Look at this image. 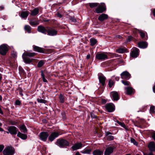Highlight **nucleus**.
<instances>
[{
	"label": "nucleus",
	"instance_id": "nucleus-1",
	"mask_svg": "<svg viewBox=\"0 0 155 155\" xmlns=\"http://www.w3.org/2000/svg\"><path fill=\"white\" fill-rule=\"evenodd\" d=\"M55 144L60 148H66L69 146V143L65 140L62 139H58Z\"/></svg>",
	"mask_w": 155,
	"mask_h": 155
},
{
	"label": "nucleus",
	"instance_id": "nucleus-2",
	"mask_svg": "<svg viewBox=\"0 0 155 155\" xmlns=\"http://www.w3.org/2000/svg\"><path fill=\"white\" fill-rule=\"evenodd\" d=\"M9 49V46L6 44H2L0 45V54L5 56L6 55Z\"/></svg>",
	"mask_w": 155,
	"mask_h": 155
},
{
	"label": "nucleus",
	"instance_id": "nucleus-3",
	"mask_svg": "<svg viewBox=\"0 0 155 155\" xmlns=\"http://www.w3.org/2000/svg\"><path fill=\"white\" fill-rule=\"evenodd\" d=\"M14 151L13 148L8 146L3 151V154L4 155H13Z\"/></svg>",
	"mask_w": 155,
	"mask_h": 155
},
{
	"label": "nucleus",
	"instance_id": "nucleus-4",
	"mask_svg": "<svg viewBox=\"0 0 155 155\" xmlns=\"http://www.w3.org/2000/svg\"><path fill=\"white\" fill-rule=\"evenodd\" d=\"M106 10V6L105 4L101 3L98 5L95 9V12L97 13H102Z\"/></svg>",
	"mask_w": 155,
	"mask_h": 155
},
{
	"label": "nucleus",
	"instance_id": "nucleus-5",
	"mask_svg": "<svg viewBox=\"0 0 155 155\" xmlns=\"http://www.w3.org/2000/svg\"><path fill=\"white\" fill-rule=\"evenodd\" d=\"M105 107L107 111L109 112H113L115 109V106L112 103L106 104L105 106Z\"/></svg>",
	"mask_w": 155,
	"mask_h": 155
},
{
	"label": "nucleus",
	"instance_id": "nucleus-6",
	"mask_svg": "<svg viewBox=\"0 0 155 155\" xmlns=\"http://www.w3.org/2000/svg\"><path fill=\"white\" fill-rule=\"evenodd\" d=\"M47 33L48 35L54 36L57 34L58 31L54 28L48 27H47Z\"/></svg>",
	"mask_w": 155,
	"mask_h": 155
},
{
	"label": "nucleus",
	"instance_id": "nucleus-7",
	"mask_svg": "<svg viewBox=\"0 0 155 155\" xmlns=\"http://www.w3.org/2000/svg\"><path fill=\"white\" fill-rule=\"evenodd\" d=\"M49 136L48 132H42L40 133L38 135L39 139L43 141H46Z\"/></svg>",
	"mask_w": 155,
	"mask_h": 155
},
{
	"label": "nucleus",
	"instance_id": "nucleus-8",
	"mask_svg": "<svg viewBox=\"0 0 155 155\" xmlns=\"http://www.w3.org/2000/svg\"><path fill=\"white\" fill-rule=\"evenodd\" d=\"M8 130L12 135H16L18 131V128L13 126H10L8 127Z\"/></svg>",
	"mask_w": 155,
	"mask_h": 155
},
{
	"label": "nucleus",
	"instance_id": "nucleus-9",
	"mask_svg": "<svg viewBox=\"0 0 155 155\" xmlns=\"http://www.w3.org/2000/svg\"><path fill=\"white\" fill-rule=\"evenodd\" d=\"M130 74L127 71H124L120 74L121 78L122 79L128 80L130 78Z\"/></svg>",
	"mask_w": 155,
	"mask_h": 155
},
{
	"label": "nucleus",
	"instance_id": "nucleus-10",
	"mask_svg": "<svg viewBox=\"0 0 155 155\" xmlns=\"http://www.w3.org/2000/svg\"><path fill=\"white\" fill-rule=\"evenodd\" d=\"M96 57L99 60H104L107 58V56L104 53H97Z\"/></svg>",
	"mask_w": 155,
	"mask_h": 155
},
{
	"label": "nucleus",
	"instance_id": "nucleus-11",
	"mask_svg": "<svg viewBox=\"0 0 155 155\" xmlns=\"http://www.w3.org/2000/svg\"><path fill=\"white\" fill-rule=\"evenodd\" d=\"M58 133L57 132H52L48 138V140L51 141H52L55 139L59 135Z\"/></svg>",
	"mask_w": 155,
	"mask_h": 155
},
{
	"label": "nucleus",
	"instance_id": "nucleus-12",
	"mask_svg": "<svg viewBox=\"0 0 155 155\" xmlns=\"http://www.w3.org/2000/svg\"><path fill=\"white\" fill-rule=\"evenodd\" d=\"M110 96L112 99L114 101H117L119 99V95L118 93L116 91H112L110 93Z\"/></svg>",
	"mask_w": 155,
	"mask_h": 155
},
{
	"label": "nucleus",
	"instance_id": "nucleus-13",
	"mask_svg": "<svg viewBox=\"0 0 155 155\" xmlns=\"http://www.w3.org/2000/svg\"><path fill=\"white\" fill-rule=\"evenodd\" d=\"M124 89L127 94L128 95L133 94L135 92L134 89L130 86L125 87Z\"/></svg>",
	"mask_w": 155,
	"mask_h": 155
},
{
	"label": "nucleus",
	"instance_id": "nucleus-14",
	"mask_svg": "<svg viewBox=\"0 0 155 155\" xmlns=\"http://www.w3.org/2000/svg\"><path fill=\"white\" fill-rule=\"evenodd\" d=\"M47 27H45L43 26L40 25L38 26L37 30L39 32L46 34L47 32Z\"/></svg>",
	"mask_w": 155,
	"mask_h": 155
},
{
	"label": "nucleus",
	"instance_id": "nucleus-15",
	"mask_svg": "<svg viewBox=\"0 0 155 155\" xmlns=\"http://www.w3.org/2000/svg\"><path fill=\"white\" fill-rule=\"evenodd\" d=\"M139 51L138 48H134L131 51V56L134 58L137 57L139 55Z\"/></svg>",
	"mask_w": 155,
	"mask_h": 155
},
{
	"label": "nucleus",
	"instance_id": "nucleus-16",
	"mask_svg": "<svg viewBox=\"0 0 155 155\" xmlns=\"http://www.w3.org/2000/svg\"><path fill=\"white\" fill-rule=\"evenodd\" d=\"M82 147V144L81 143H75L71 148L74 151L80 149Z\"/></svg>",
	"mask_w": 155,
	"mask_h": 155
},
{
	"label": "nucleus",
	"instance_id": "nucleus-17",
	"mask_svg": "<svg viewBox=\"0 0 155 155\" xmlns=\"http://www.w3.org/2000/svg\"><path fill=\"white\" fill-rule=\"evenodd\" d=\"M114 147H107L104 152L105 155H110L112 153L113 151Z\"/></svg>",
	"mask_w": 155,
	"mask_h": 155
},
{
	"label": "nucleus",
	"instance_id": "nucleus-18",
	"mask_svg": "<svg viewBox=\"0 0 155 155\" xmlns=\"http://www.w3.org/2000/svg\"><path fill=\"white\" fill-rule=\"evenodd\" d=\"M33 47L34 51L41 53H44L45 52V49L43 48L35 45H33Z\"/></svg>",
	"mask_w": 155,
	"mask_h": 155
},
{
	"label": "nucleus",
	"instance_id": "nucleus-19",
	"mask_svg": "<svg viewBox=\"0 0 155 155\" xmlns=\"http://www.w3.org/2000/svg\"><path fill=\"white\" fill-rule=\"evenodd\" d=\"M108 16L107 14H102L98 18V19L101 21H102L104 20L107 19Z\"/></svg>",
	"mask_w": 155,
	"mask_h": 155
},
{
	"label": "nucleus",
	"instance_id": "nucleus-20",
	"mask_svg": "<svg viewBox=\"0 0 155 155\" xmlns=\"http://www.w3.org/2000/svg\"><path fill=\"white\" fill-rule=\"evenodd\" d=\"M138 47L140 48H145L147 46V44L145 41H141L138 43Z\"/></svg>",
	"mask_w": 155,
	"mask_h": 155
},
{
	"label": "nucleus",
	"instance_id": "nucleus-21",
	"mask_svg": "<svg viewBox=\"0 0 155 155\" xmlns=\"http://www.w3.org/2000/svg\"><path fill=\"white\" fill-rule=\"evenodd\" d=\"M148 147L151 151H155V143L153 142H150L148 144Z\"/></svg>",
	"mask_w": 155,
	"mask_h": 155
},
{
	"label": "nucleus",
	"instance_id": "nucleus-22",
	"mask_svg": "<svg viewBox=\"0 0 155 155\" xmlns=\"http://www.w3.org/2000/svg\"><path fill=\"white\" fill-rule=\"evenodd\" d=\"M127 49L125 48H120L116 50V52L120 54L124 53L126 52Z\"/></svg>",
	"mask_w": 155,
	"mask_h": 155
},
{
	"label": "nucleus",
	"instance_id": "nucleus-23",
	"mask_svg": "<svg viewBox=\"0 0 155 155\" xmlns=\"http://www.w3.org/2000/svg\"><path fill=\"white\" fill-rule=\"evenodd\" d=\"M31 16H36L39 13V9L38 8H35L32 10L31 11Z\"/></svg>",
	"mask_w": 155,
	"mask_h": 155
},
{
	"label": "nucleus",
	"instance_id": "nucleus-24",
	"mask_svg": "<svg viewBox=\"0 0 155 155\" xmlns=\"http://www.w3.org/2000/svg\"><path fill=\"white\" fill-rule=\"evenodd\" d=\"M99 79L100 82L101 83L103 86H104L106 79L105 77L103 75H101L99 77Z\"/></svg>",
	"mask_w": 155,
	"mask_h": 155
},
{
	"label": "nucleus",
	"instance_id": "nucleus-25",
	"mask_svg": "<svg viewBox=\"0 0 155 155\" xmlns=\"http://www.w3.org/2000/svg\"><path fill=\"white\" fill-rule=\"evenodd\" d=\"M17 136L23 140H25L27 138L26 134L21 133L20 132H18Z\"/></svg>",
	"mask_w": 155,
	"mask_h": 155
},
{
	"label": "nucleus",
	"instance_id": "nucleus-26",
	"mask_svg": "<svg viewBox=\"0 0 155 155\" xmlns=\"http://www.w3.org/2000/svg\"><path fill=\"white\" fill-rule=\"evenodd\" d=\"M103 151L99 149L95 150L93 152V155H103Z\"/></svg>",
	"mask_w": 155,
	"mask_h": 155
},
{
	"label": "nucleus",
	"instance_id": "nucleus-27",
	"mask_svg": "<svg viewBox=\"0 0 155 155\" xmlns=\"http://www.w3.org/2000/svg\"><path fill=\"white\" fill-rule=\"evenodd\" d=\"M29 14V12L28 11H23L21 14L20 16L22 18H26Z\"/></svg>",
	"mask_w": 155,
	"mask_h": 155
},
{
	"label": "nucleus",
	"instance_id": "nucleus-28",
	"mask_svg": "<svg viewBox=\"0 0 155 155\" xmlns=\"http://www.w3.org/2000/svg\"><path fill=\"white\" fill-rule=\"evenodd\" d=\"M20 130L24 133H26L27 132V129L24 125H21L19 127Z\"/></svg>",
	"mask_w": 155,
	"mask_h": 155
},
{
	"label": "nucleus",
	"instance_id": "nucleus-29",
	"mask_svg": "<svg viewBox=\"0 0 155 155\" xmlns=\"http://www.w3.org/2000/svg\"><path fill=\"white\" fill-rule=\"evenodd\" d=\"M36 54L35 52H25L24 54L25 56L29 57H32L36 55Z\"/></svg>",
	"mask_w": 155,
	"mask_h": 155
},
{
	"label": "nucleus",
	"instance_id": "nucleus-30",
	"mask_svg": "<svg viewBox=\"0 0 155 155\" xmlns=\"http://www.w3.org/2000/svg\"><path fill=\"white\" fill-rule=\"evenodd\" d=\"M39 22L38 21L30 20L29 24L32 26H35L38 25Z\"/></svg>",
	"mask_w": 155,
	"mask_h": 155
},
{
	"label": "nucleus",
	"instance_id": "nucleus-31",
	"mask_svg": "<svg viewBox=\"0 0 155 155\" xmlns=\"http://www.w3.org/2000/svg\"><path fill=\"white\" fill-rule=\"evenodd\" d=\"M91 150V149H84L83 150L81 151V152L83 154H90Z\"/></svg>",
	"mask_w": 155,
	"mask_h": 155
},
{
	"label": "nucleus",
	"instance_id": "nucleus-32",
	"mask_svg": "<svg viewBox=\"0 0 155 155\" xmlns=\"http://www.w3.org/2000/svg\"><path fill=\"white\" fill-rule=\"evenodd\" d=\"M96 39L94 38H91L90 39V42L91 46H94L97 43Z\"/></svg>",
	"mask_w": 155,
	"mask_h": 155
},
{
	"label": "nucleus",
	"instance_id": "nucleus-33",
	"mask_svg": "<svg viewBox=\"0 0 155 155\" xmlns=\"http://www.w3.org/2000/svg\"><path fill=\"white\" fill-rule=\"evenodd\" d=\"M24 29L28 33H31V28L29 25H25L24 27Z\"/></svg>",
	"mask_w": 155,
	"mask_h": 155
},
{
	"label": "nucleus",
	"instance_id": "nucleus-34",
	"mask_svg": "<svg viewBox=\"0 0 155 155\" xmlns=\"http://www.w3.org/2000/svg\"><path fill=\"white\" fill-rule=\"evenodd\" d=\"M59 98V101L61 103H63L64 102V98L63 95L62 94H60Z\"/></svg>",
	"mask_w": 155,
	"mask_h": 155
},
{
	"label": "nucleus",
	"instance_id": "nucleus-35",
	"mask_svg": "<svg viewBox=\"0 0 155 155\" xmlns=\"http://www.w3.org/2000/svg\"><path fill=\"white\" fill-rule=\"evenodd\" d=\"M98 3H91L89 4V5L91 8H93L96 7L98 5Z\"/></svg>",
	"mask_w": 155,
	"mask_h": 155
},
{
	"label": "nucleus",
	"instance_id": "nucleus-36",
	"mask_svg": "<svg viewBox=\"0 0 155 155\" xmlns=\"http://www.w3.org/2000/svg\"><path fill=\"white\" fill-rule=\"evenodd\" d=\"M121 82L124 85L130 86V83L128 81L123 80H122Z\"/></svg>",
	"mask_w": 155,
	"mask_h": 155
},
{
	"label": "nucleus",
	"instance_id": "nucleus-37",
	"mask_svg": "<svg viewBox=\"0 0 155 155\" xmlns=\"http://www.w3.org/2000/svg\"><path fill=\"white\" fill-rule=\"evenodd\" d=\"M23 59L25 62L27 63H29L32 61V60L27 57L24 58Z\"/></svg>",
	"mask_w": 155,
	"mask_h": 155
},
{
	"label": "nucleus",
	"instance_id": "nucleus-38",
	"mask_svg": "<svg viewBox=\"0 0 155 155\" xmlns=\"http://www.w3.org/2000/svg\"><path fill=\"white\" fill-rule=\"evenodd\" d=\"M139 33L142 38H144L145 35V33L141 30L139 31Z\"/></svg>",
	"mask_w": 155,
	"mask_h": 155
},
{
	"label": "nucleus",
	"instance_id": "nucleus-39",
	"mask_svg": "<svg viewBox=\"0 0 155 155\" xmlns=\"http://www.w3.org/2000/svg\"><path fill=\"white\" fill-rule=\"evenodd\" d=\"M155 107L154 106H152L150 107V112L151 114H153L155 113Z\"/></svg>",
	"mask_w": 155,
	"mask_h": 155
},
{
	"label": "nucleus",
	"instance_id": "nucleus-40",
	"mask_svg": "<svg viewBox=\"0 0 155 155\" xmlns=\"http://www.w3.org/2000/svg\"><path fill=\"white\" fill-rule=\"evenodd\" d=\"M44 63V61L43 60H41L38 64V68L41 67L43 65Z\"/></svg>",
	"mask_w": 155,
	"mask_h": 155
},
{
	"label": "nucleus",
	"instance_id": "nucleus-41",
	"mask_svg": "<svg viewBox=\"0 0 155 155\" xmlns=\"http://www.w3.org/2000/svg\"><path fill=\"white\" fill-rule=\"evenodd\" d=\"M118 123L121 126H122V127H123L126 130H128V129H127V127L125 125V124L124 123L121 122H118Z\"/></svg>",
	"mask_w": 155,
	"mask_h": 155
},
{
	"label": "nucleus",
	"instance_id": "nucleus-42",
	"mask_svg": "<svg viewBox=\"0 0 155 155\" xmlns=\"http://www.w3.org/2000/svg\"><path fill=\"white\" fill-rule=\"evenodd\" d=\"M9 124L12 125H16L17 122L15 120H10L9 121Z\"/></svg>",
	"mask_w": 155,
	"mask_h": 155
},
{
	"label": "nucleus",
	"instance_id": "nucleus-43",
	"mask_svg": "<svg viewBox=\"0 0 155 155\" xmlns=\"http://www.w3.org/2000/svg\"><path fill=\"white\" fill-rule=\"evenodd\" d=\"M11 54L12 56L14 58H16L17 57V53L15 51H12L11 53Z\"/></svg>",
	"mask_w": 155,
	"mask_h": 155
},
{
	"label": "nucleus",
	"instance_id": "nucleus-44",
	"mask_svg": "<svg viewBox=\"0 0 155 155\" xmlns=\"http://www.w3.org/2000/svg\"><path fill=\"white\" fill-rule=\"evenodd\" d=\"M37 101L38 103H40L45 104L46 102V100L41 99L38 98L37 99Z\"/></svg>",
	"mask_w": 155,
	"mask_h": 155
},
{
	"label": "nucleus",
	"instance_id": "nucleus-45",
	"mask_svg": "<svg viewBox=\"0 0 155 155\" xmlns=\"http://www.w3.org/2000/svg\"><path fill=\"white\" fill-rule=\"evenodd\" d=\"M114 84V81L111 80H109L108 82L109 86L110 87H112L113 85Z\"/></svg>",
	"mask_w": 155,
	"mask_h": 155
},
{
	"label": "nucleus",
	"instance_id": "nucleus-46",
	"mask_svg": "<svg viewBox=\"0 0 155 155\" xmlns=\"http://www.w3.org/2000/svg\"><path fill=\"white\" fill-rule=\"evenodd\" d=\"M41 76L42 77V78L43 81V82H47V80L45 78V77L44 76V74L43 72H42L41 73Z\"/></svg>",
	"mask_w": 155,
	"mask_h": 155
},
{
	"label": "nucleus",
	"instance_id": "nucleus-47",
	"mask_svg": "<svg viewBox=\"0 0 155 155\" xmlns=\"http://www.w3.org/2000/svg\"><path fill=\"white\" fill-rule=\"evenodd\" d=\"M107 139L109 141L113 140L114 139V137L112 136H108L107 137Z\"/></svg>",
	"mask_w": 155,
	"mask_h": 155
},
{
	"label": "nucleus",
	"instance_id": "nucleus-48",
	"mask_svg": "<svg viewBox=\"0 0 155 155\" xmlns=\"http://www.w3.org/2000/svg\"><path fill=\"white\" fill-rule=\"evenodd\" d=\"M131 141L132 143H133L135 145H137V143L135 141V140L133 138L131 139Z\"/></svg>",
	"mask_w": 155,
	"mask_h": 155
},
{
	"label": "nucleus",
	"instance_id": "nucleus-49",
	"mask_svg": "<svg viewBox=\"0 0 155 155\" xmlns=\"http://www.w3.org/2000/svg\"><path fill=\"white\" fill-rule=\"evenodd\" d=\"M69 18L71 21L73 22H75L76 21V19L74 17L71 16Z\"/></svg>",
	"mask_w": 155,
	"mask_h": 155
},
{
	"label": "nucleus",
	"instance_id": "nucleus-50",
	"mask_svg": "<svg viewBox=\"0 0 155 155\" xmlns=\"http://www.w3.org/2000/svg\"><path fill=\"white\" fill-rule=\"evenodd\" d=\"M4 146L3 145H0V153L2 152L4 148Z\"/></svg>",
	"mask_w": 155,
	"mask_h": 155
},
{
	"label": "nucleus",
	"instance_id": "nucleus-51",
	"mask_svg": "<svg viewBox=\"0 0 155 155\" xmlns=\"http://www.w3.org/2000/svg\"><path fill=\"white\" fill-rule=\"evenodd\" d=\"M21 103V102L20 101H19L18 100H17L15 102V105H19Z\"/></svg>",
	"mask_w": 155,
	"mask_h": 155
},
{
	"label": "nucleus",
	"instance_id": "nucleus-52",
	"mask_svg": "<svg viewBox=\"0 0 155 155\" xmlns=\"http://www.w3.org/2000/svg\"><path fill=\"white\" fill-rule=\"evenodd\" d=\"M101 102L103 104H104L106 103L107 101L105 99H101Z\"/></svg>",
	"mask_w": 155,
	"mask_h": 155
},
{
	"label": "nucleus",
	"instance_id": "nucleus-53",
	"mask_svg": "<svg viewBox=\"0 0 155 155\" xmlns=\"http://www.w3.org/2000/svg\"><path fill=\"white\" fill-rule=\"evenodd\" d=\"M56 15L58 17L60 18H61L62 17V15L59 12H58L56 14Z\"/></svg>",
	"mask_w": 155,
	"mask_h": 155
},
{
	"label": "nucleus",
	"instance_id": "nucleus-54",
	"mask_svg": "<svg viewBox=\"0 0 155 155\" xmlns=\"http://www.w3.org/2000/svg\"><path fill=\"white\" fill-rule=\"evenodd\" d=\"M144 155H153V153L152 152H150V153H143Z\"/></svg>",
	"mask_w": 155,
	"mask_h": 155
},
{
	"label": "nucleus",
	"instance_id": "nucleus-55",
	"mask_svg": "<svg viewBox=\"0 0 155 155\" xmlns=\"http://www.w3.org/2000/svg\"><path fill=\"white\" fill-rule=\"evenodd\" d=\"M152 138L155 140V132H153L152 133Z\"/></svg>",
	"mask_w": 155,
	"mask_h": 155
},
{
	"label": "nucleus",
	"instance_id": "nucleus-56",
	"mask_svg": "<svg viewBox=\"0 0 155 155\" xmlns=\"http://www.w3.org/2000/svg\"><path fill=\"white\" fill-rule=\"evenodd\" d=\"M4 9V6L3 5H1L0 6V10H2Z\"/></svg>",
	"mask_w": 155,
	"mask_h": 155
},
{
	"label": "nucleus",
	"instance_id": "nucleus-57",
	"mask_svg": "<svg viewBox=\"0 0 155 155\" xmlns=\"http://www.w3.org/2000/svg\"><path fill=\"white\" fill-rule=\"evenodd\" d=\"M112 134V133L111 132H109V131H107L106 133V135L107 136H108V135H109V134Z\"/></svg>",
	"mask_w": 155,
	"mask_h": 155
},
{
	"label": "nucleus",
	"instance_id": "nucleus-58",
	"mask_svg": "<svg viewBox=\"0 0 155 155\" xmlns=\"http://www.w3.org/2000/svg\"><path fill=\"white\" fill-rule=\"evenodd\" d=\"M91 117L93 118H95L96 117V116L95 115H93L92 113H91Z\"/></svg>",
	"mask_w": 155,
	"mask_h": 155
},
{
	"label": "nucleus",
	"instance_id": "nucleus-59",
	"mask_svg": "<svg viewBox=\"0 0 155 155\" xmlns=\"http://www.w3.org/2000/svg\"><path fill=\"white\" fill-rule=\"evenodd\" d=\"M153 16L155 17V8L152 11Z\"/></svg>",
	"mask_w": 155,
	"mask_h": 155
},
{
	"label": "nucleus",
	"instance_id": "nucleus-60",
	"mask_svg": "<svg viewBox=\"0 0 155 155\" xmlns=\"http://www.w3.org/2000/svg\"><path fill=\"white\" fill-rule=\"evenodd\" d=\"M90 58V54H88L87 55V57H86V58L87 59H89V58Z\"/></svg>",
	"mask_w": 155,
	"mask_h": 155
},
{
	"label": "nucleus",
	"instance_id": "nucleus-61",
	"mask_svg": "<svg viewBox=\"0 0 155 155\" xmlns=\"http://www.w3.org/2000/svg\"><path fill=\"white\" fill-rule=\"evenodd\" d=\"M0 114H3V112H2V109L0 107Z\"/></svg>",
	"mask_w": 155,
	"mask_h": 155
},
{
	"label": "nucleus",
	"instance_id": "nucleus-62",
	"mask_svg": "<svg viewBox=\"0 0 155 155\" xmlns=\"http://www.w3.org/2000/svg\"><path fill=\"white\" fill-rule=\"evenodd\" d=\"M75 155H81L79 152H77Z\"/></svg>",
	"mask_w": 155,
	"mask_h": 155
},
{
	"label": "nucleus",
	"instance_id": "nucleus-63",
	"mask_svg": "<svg viewBox=\"0 0 155 155\" xmlns=\"http://www.w3.org/2000/svg\"><path fill=\"white\" fill-rule=\"evenodd\" d=\"M132 38V37L131 36H129L128 37V39H129V40H131V39Z\"/></svg>",
	"mask_w": 155,
	"mask_h": 155
},
{
	"label": "nucleus",
	"instance_id": "nucleus-64",
	"mask_svg": "<svg viewBox=\"0 0 155 155\" xmlns=\"http://www.w3.org/2000/svg\"><path fill=\"white\" fill-rule=\"evenodd\" d=\"M119 78L118 77H117L115 78V79L117 81H119Z\"/></svg>",
	"mask_w": 155,
	"mask_h": 155
}]
</instances>
